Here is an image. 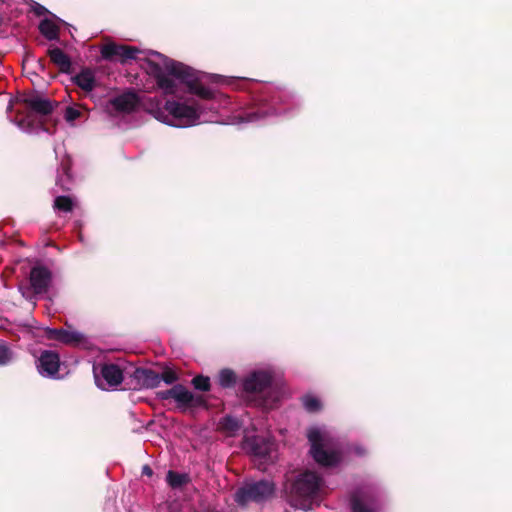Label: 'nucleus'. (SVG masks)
<instances>
[{
    "instance_id": "ea45409f",
    "label": "nucleus",
    "mask_w": 512,
    "mask_h": 512,
    "mask_svg": "<svg viewBox=\"0 0 512 512\" xmlns=\"http://www.w3.org/2000/svg\"><path fill=\"white\" fill-rule=\"evenodd\" d=\"M3 22H4V18L0 15V27L2 26Z\"/></svg>"
},
{
    "instance_id": "39448f33",
    "label": "nucleus",
    "mask_w": 512,
    "mask_h": 512,
    "mask_svg": "<svg viewBox=\"0 0 512 512\" xmlns=\"http://www.w3.org/2000/svg\"><path fill=\"white\" fill-rule=\"evenodd\" d=\"M275 492L273 482L260 480L247 483L237 489L234 500L240 506H246L249 502H264L270 499Z\"/></svg>"
},
{
    "instance_id": "5701e85b",
    "label": "nucleus",
    "mask_w": 512,
    "mask_h": 512,
    "mask_svg": "<svg viewBox=\"0 0 512 512\" xmlns=\"http://www.w3.org/2000/svg\"><path fill=\"white\" fill-rule=\"evenodd\" d=\"M167 483L173 488H180L189 482L187 474H181L172 470H169L166 476Z\"/></svg>"
},
{
    "instance_id": "6e6552de",
    "label": "nucleus",
    "mask_w": 512,
    "mask_h": 512,
    "mask_svg": "<svg viewBox=\"0 0 512 512\" xmlns=\"http://www.w3.org/2000/svg\"><path fill=\"white\" fill-rule=\"evenodd\" d=\"M101 57L106 61H116L122 64L130 60L136 59L139 49L133 46L116 44L114 42L107 43L101 47Z\"/></svg>"
},
{
    "instance_id": "9b49d317",
    "label": "nucleus",
    "mask_w": 512,
    "mask_h": 512,
    "mask_svg": "<svg viewBox=\"0 0 512 512\" xmlns=\"http://www.w3.org/2000/svg\"><path fill=\"white\" fill-rule=\"evenodd\" d=\"M60 367V358L58 353L51 350H45L38 358L37 368L41 375L54 377Z\"/></svg>"
},
{
    "instance_id": "ddd939ff",
    "label": "nucleus",
    "mask_w": 512,
    "mask_h": 512,
    "mask_svg": "<svg viewBox=\"0 0 512 512\" xmlns=\"http://www.w3.org/2000/svg\"><path fill=\"white\" fill-rule=\"evenodd\" d=\"M51 272L44 266H35L30 271V283L35 293L41 294L48 290Z\"/></svg>"
},
{
    "instance_id": "bb28decb",
    "label": "nucleus",
    "mask_w": 512,
    "mask_h": 512,
    "mask_svg": "<svg viewBox=\"0 0 512 512\" xmlns=\"http://www.w3.org/2000/svg\"><path fill=\"white\" fill-rule=\"evenodd\" d=\"M160 382L163 381L168 385H171L178 381V374L171 368L165 367L162 373H159Z\"/></svg>"
},
{
    "instance_id": "b1692460",
    "label": "nucleus",
    "mask_w": 512,
    "mask_h": 512,
    "mask_svg": "<svg viewBox=\"0 0 512 512\" xmlns=\"http://www.w3.org/2000/svg\"><path fill=\"white\" fill-rule=\"evenodd\" d=\"M54 209L61 212H71L74 208V202L70 196H57L53 204Z\"/></svg>"
},
{
    "instance_id": "f3484780",
    "label": "nucleus",
    "mask_w": 512,
    "mask_h": 512,
    "mask_svg": "<svg viewBox=\"0 0 512 512\" xmlns=\"http://www.w3.org/2000/svg\"><path fill=\"white\" fill-rule=\"evenodd\" d=\"M71 81L85 92H91L96 86L95 74L92 69L84 67L71 78Z\"/></svg>"
},
{
    "instance_id": "7c9ffc66",
    "label": "nucleus",
    "mask_w": 512,
    "mask_h": 512,
    "mask_svg": "<svg viewBox=\"0 0 512 512\" xmlns=\"http://www.w3.org/2000/svg\"><path fill=\"white\" fill-rule=\"evenodd\" d=\"M65 334V329H56V328H48L46 330V336L50 340H56L59 342H63Z\"/></svg>"
},
{
    "instance_id": "4c0bfd02",
    "label": "nucleus",
    "mask_w": 512,
    "mask_h": 512,
    "mask_svg": "<svg viewBox=\"0 0 512 512\" xmlns=\"http://www.w3.org/2000/svg\"><path fill=\"white\" fill-rule=\"evenodd\" d=\"M142 474L147 475V476H152L153 470L151 469V467L149 465H144L142 467Z\"/></svg>"
},
{
    "instance_id": "6ab92c4d",
    "label": "nucleus",
    "mask_w": 512,
    "mask_h": 512,
    "mask_svg": "<svg viewBox=\"0 0 512 512\" xmlns=\"http://www.w3.org/2000/svg\"><path fill=\"white\" fill-rule=\"evenodd\" d=\"M186 400L182 402L181 411H186L193 408H206L207 401L202 395H195L187 388L185 389Z\"/></svg>"
},
{
    "instance_id": "aec40b11",
    "label": "nucleus",
    "mask_w": 512,
    "mask_h": 512,
    "mask_svg": "<svg viewBox=\"0 0 512 512\" xmlns=\"http://www.w3.org/2000/svg\"><path fill=\"white\" fill-rule=\"evenodd\" d=\"M39 31L47 40H58L59 27L50 19H43L39 23Z\"/></svg>"
},
{
    "instance_id": "393cba45",
    "label": "nucleus",
    "mask_w": 512,
    "mask_h": 512,
    "mask_svg": "<svg viewBox=\"0 0 512 512\" xmlns=\"http://www.w3.org/2000/svg\"><path fill=\"white\" fill-rule=\"evenodd\" d=\"M302 404L307 412L316 413L322 409L321 401L312 395H305L302 397Z\"/></svg>"
},
{
    "instance_id": "4468645a",
    "label": "nucleus",
    "mask_w": 512,
    "mask_h": 512,
    "mask_svg": "<svg viewBox=\"0 0 512 512\" xmlns=\"http://www.w3.org/2000/svg\"><path fill=\"white\" fill-rule=\"evenodd\" d=\"M132 377L136 381L134 389H136L137 386L152 389L160 385L159 373L150 368H136Z\"/></svg>"
},
{
    "instance_id": "e433bc0d",
    "label": "nucleus",
    "mask_w": 512,
    "mask_h": 512,
    "mask_svg": "<svg viewBox=\"0 0 512 512\" xmlns=\"http://www.w3.org/2000/svg\"><path fill=\"white\" fill-rule=\"evenodd\" d=\"M259 118H260V115L258 114V112H251V113H247V115H246L247 121H254Z\"/></svg>"
},
{
    "instance_id": "423d86ee",
    "label": "nucleus",
    "mask_w": 512,
    "mask_h": 512,
    "mask_svg": "<svg viewBox=\"0 0 512 512\" xmlns=\"http://www.w3.org/2000/svg\"><path fill=\"white\" fill-rule=\"evenodd\" d=\"M307 438L311 446L310 454L319 465L332 467L340 462L341 455L339 452L324 448V438L318 428H311L307 433Z\"/></svg>"
},
{
    "instance_id": "f257e3e1",
    "label": "nucleus",
    "mask_w": 512,
    "mask_h": 512,
    "mask_svg": "<svg viewBox=\"0 0 512 512\" xmlns=\"http://www.w3.org/2000/svg\"><path fill=\"white\" fill-rule=\"evenodd\" d=\"M324 481L317 473L304 471L285 487L289 504L299 509H309L322 495Z\"/></svg>"
},
{
    "instance_id": "1a4fd4ad",
    "label": "nucleus",
    "mask_w": 512,
    "mask_h": 512,
    "mask_svg": "<svg viewBox=\"0 0 512 512\" xmlns=\"http://www.w3.org/2000/svg\"><path fill=\"white\" fill-rule=\"evenodd\" d=\"M124 380L122 369L114 363H105L100 368V376L95 375L96 385L108 390L119 386Z\"/></svg>"
},
{
    "instance_id": "20e7f679",
    "label": "nucleus",
    "mask_w": 512,
    "mask_h": 512,
    "mask_svg": "<svg viewBox=\"0 0 512 512\" xmlns=\"http://www.w3.org/2000/svg\"><path fill=\"white\" fill-rule=\"evenodd\" d=\"M151 113L163 123H168L169 116H172L183 127L196 124L200 118V113L195 107L176 101H166L163 108L157 107L151 110Z\"/></svg>"
},
{
    "instance_id": "0eeeda50",
    "label": "nucleus",
    "mask_w": 512,
    "mask_h": 512,
    "mask_svg": "<svg viewBox=\"0 0 512 512\" xmlns=\"http://www.w3.org/2000/svg\"><path fill=\"white\" fill-rule=\"evenodd\" d=\"M154 54L159 57L161 61L155 62L153 60L147 59L145 61V69L147 73L155 78L158 87L162 89L165 94H175L177 85L172 78L165 74V72H167L169 75H171L164 65L163 58L167 57L158 52H154Z\"/></svg>"
},
{
    "instance_id": "473e14b6",
    "label": "nucleus",
    "mask_w": 512,
    "mask_h": 512,
    "mask_svg": "<svg viewBox=\"0 0 512 512\" xmlns=\"http://www.w3.org/2000/svg\"><path fill=\"white\" fill-rule=\"evenodd\" d=\"M81 116V112L74 107H67L65 111V119L68 122L75 121Z\"/></svg>"
},
{
    "instance_id": "a211bd4d",
    "label": "nucleus",
    "mask_w": 512,
    "mask_h": 512,
    "mask_svg": "<svg viewBox=\"0 0 512 512\" xmlns=\"http://www.w3.org/2000/svg\"><path fill=\"white\" fill-rule=\"evenodd\" d=\"M185 389L184 385L176 384L170 389L158 392L157 396L162 400L174 399L177 403V408L181 410L182 402L186 400Z\"/></svg>"
},
{
    "instance_id": "f8f14e48",
    "label": "nucleus",
    "mask_w": 512,
    "mask_h": 512,
    "mask_svg": "<svg viewBox=\"0 0 512 512\" xmlns=\"http://www.w3.org/2000/svg\"><path fill=\"white\" fill-rule=\"evenodd\" d=\"M109 103L117 112L131 113L138 106L139 97L134 91L129 90L110 99Z\"/></svg>"
},
{
    "instance_id": "f704fd0d",
    "label": "nucleus",
    "mask_w": 512,
    "mask_h": 512,
    "mask_svg": "<svg viewBox=\"0 0 512 512\" xmlns=\"http://www.w3.org/2000/svg\"><path fill=\"white\" fill-rule=\"evenodd\" d=\"M33 11L34 13L37 15V16H44L46 15L47 13H49L48 9L46 7H44L43 5L41 4H38V3H35V6L33 8Z\"/></svg>"
},
{
    "instance_id": "c9c22d12",
    "label": "nucleus",
    "mask_w": 512,
    "mask_h": 512,
    "mask_svg": "<svg viewBox=\"0 0 512 512\" xmlns=\"http://www.w3.org/2000/svg\"><path fill=\"white\" fill-rule=\"evenodd\" d=\"M353 452L358 456H364L367 453L366 449L360 445H355L353 447Z\"/></svg>"
},
{
    "instance_id": "dca6fc26",
    "label": "nucleus",
    "mask_w": 512,
    "mask_h": 512,
    "mask_svg": "<svg viewBox=\"0 0 512 512\" xmlns=\"http://www.w3.org/2000/svg\"><path fill=\"white\" fill-rule=\"evenodd\" d=\"M50 61L59 68V72L64 74L72 73V61L70 57L59 47L47 50Z\"/></svg>"
},
{
    "instance_id": "412c9836",
    "label": "nucleus",
    "mask_w": 512,
    "mask_h": 512,
    "mask_svg": "<svg viewBox=\"0 0 512 512\" xmlns=\"http://www.w3.org/2000/svg\"><path fill=\"white\" fill-rule=\"evenodd\" d=\"M272 443L266 441L263 438H257L254 440L252 445V452L255 456L261 459H267L272 450Z\"/></svg>"
},
{
    "instance_id": "c85d7f7f",
    "label": "nucleus",
    "mask_w": 512,
    "mask_h": 512,
    "mask_svg": "<svg viewBox=\"0 0 512 512\" xmlns=\"http://www.w3.org/2000/svg\"><path fill=\"white\" fill-rule=\"evenodd\" d=\"M221 424L222 428L229 432H236L240 428L238 420L231 416L224 417Z\"/></svg>"
},
{
    "instance_id": "a878e982",
    "label": "nucleus",
    "mask_w": 512,
    "mask_h": 512,
    "mask_svg": "<svg viewBox=\"0 0 512 512\" xmlns=\"http://www.w3.org/2000/svg\"><path fill=\"white\" fill-rule=\"evenodd\" d=\"M196 390L208 392L211 389L210 378L204 375H197L191 381Z\"/></svg>"
},
{
    "instance_id": "f03ea898",
    "label": "nucleus",
    "mask_w": 512,
    "mask_h": 512,
    "mask_svg": "<svg viewBox=\"0 0 512 512\" xmlns=\"http://www.w3.org/2000/svg\"><path fill=\"white\" fill-rule=\"evenodd\" d=\"M163 60L167 71L172 76L181 80L191 94L197 95L204 100L214 98V92L200 82L194 69L170 58H163Z\"/></svg>"
},
{
    "instance_id": "7ed1b4c3",
    "label": "nucleus",
    "mask_w": 512,
    "mask_h": 512,
    "mask_svg": "<svg viewBox=\"0 0 512 512\" xmlns=\"http://www.w3.org/2000/svg\"><path fill=\"white\" fill-rule=\"evenodd\" d=\"M272 380V376L268 372H251L242 380V397L255 406H266V401L262 395L271 387Z\"/></svg>"
},
{
    "instance_id": "2f4dec72",
    "label": "nucleus",
    "mask_w": 512,
    "mask_h": 512,
    "mask_svg": "<svg viewBox=\"0 0 512 512\" xmlns=\"http://www.w3.org/2000/svg\"><path fill=\"white\" fill-rule=\"evenodd\" d=\"M63 342L64 344L78 343L82 340L83 336L78 332L65 330Z\"/></svg>"
},
{
    "instance_id": "c756f323",
    "label": "nucleus",
    "mask_w": 512,
    "mask_h": 512,
    "mask_svg": "<svg viewBox=\"0 0 512 512\" xmlns=\"http://www.w3.org/2000/svg\"><path fill=\"white\" fill-rule=\"evenodd\" d=\"M73 178L66 177L65 175H57L56 185L64 192L72 189Z\"/></svg>"
},
{
    "instance_id": "9d476101",
    "label": "nucleus",
    "mask_w": 512,
    "mask_h": 512,
    "mask_svg": "<svg viewBox=\"0 0 512 512\" xmlns=\"http://www.w3.org/2000/svg\"><path fill=\"white\" fill-rule=\"evenodd\" d=\"M20 101L31 112L40 116H48L52 114L54 109L57 107V103L55 101L43 98L37 92L24 95Z\"/></svg>"
},
{
    "instance_id": "72a5a7b5",
    "label": "nucleus",
    "mask_w": 512,
    "mask_h": 512,
    "mask_svg": "<svg viewBox=\"0 0 512 512\" xmlns=\"http://www.w3.org/2000/svg\"><path fill=\"white\" fill-rule=\"evenodd\" d=\"M10 356L9 348L4 344H0V366L7 364L10 360Z\"/></svg>"
},
{
    "instance_id": "2eb2a0df",
    "label": "nucleus",
    "mask_w": 512,
    "mask_h": 512,
    "mask_svg": "<svg viewBox=\"0 0 512 512\" xmlns=\"http://www.w3.org/2000/svg\"><path fill=\"white\" fill-rule=\"evenodd\" d=\"M351 512H375L372 497L363 490H355L349 499Z\"/></svg>"
},
{
    "instance_id": "4be33fe9",
    "label": "nucleus",
    "mask_w": 512,
    "mask_h": 512,
    "mask_svg": "<svg viewBox=\"0 0 512 512\" xmlns=\"http://www.w3.org/2000/svg\"><path fill=\"white\" fill-rule=\"evenodd\" d=\"M237 382L236 373L229 368L220 370L218 374V383L222 388H233Z\"/></svg>"
},
{
    "instance_id": "58836bf2",
    "label": "nucleus",
    "mask_w": 512,
    "mask_h": 512,
    "mask_svg": "<svg viewBox=\"0 0 512 512\" xmlns=\"http://www.w3.org/2000/svg\"><path fill=\"white\" fill-rule=\"evenodd\" d=\"M38 64H39V67L41 69V71H45V60L44 59H39L38 60Z\"/></svg>"
},
{
    "instance_id": "cd10ccee",
    "label": "nucleus",
    "mask_w": 512,
    "mask_h": 512,
    "mask_svg": "<svg viewBox=\"0 0 512 512\" xmlns=\"http://www.w3.org/2000/svg\"><path fill=\"white\" fill-rule=\"evenodd\" d=\"M72 159L69 155L64 156L61 159L60 166L58 168V175H65L66 177L73 178L71 174Z\"/></svg>"
}]
</instances>
